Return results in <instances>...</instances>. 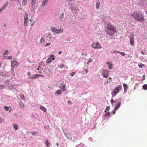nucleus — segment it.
<instances>
[{"mask_svg":"<svg viewBox=\"0 0 147 147\" xmlns=\"http://www.w3.org/2000/svg\"><path fill=\"white\" fill-rule=\"evenodd\" d=\"M108 30H106V32L109 35L112 36L114 35L116 30L114 27L111 25L108 24L107 26Z\"/></svg>","mask_w":147,"mask_h":147,"instance_id":"nucleus-1","label":"nucleus"},{"mask_svg":"<svg viewBox=\"0 0 147 147\" xmlns=\"http://www.w3.org/2000/svg\"><path fill=\"white\" fill-rule=\"evenodd\" d=\"M132 16L134 18H135L136 20H139L142 22L144 21L143 16L142 13H134L133 14Z\"/></svg>","mask_w":147,"mask_h":147,"instance_id":"nucleus-2","label":"nucleus"},{"mask_svg":"<svg viewBox=\"0 0 147 147\" xmlns=\"http://www.w3.org/2000/svg\"><path fill=\"white\" fill-rule=\"evenodd\" d=\"M92 47L94 49H100L102 47L101 45L98 42H93L92 43Z\"/></svg>","mask_w":147,"mask_h":147,"instance_id":"nucleus-3","label":"nucleus"},{"mask_svg":"<svg viewBox=\"0 0 147 147\" xmlns=\"http://www.w3.org/2000/svg\"><path fill=\"white\" fill-rule=\"evenodd\" d=\"M51 30L54 32L56 33L57 34H59L62 32H63L62 29L58 30L54 27L51 28Z\"/></svg>","mask_w":147,"mask_h":147,"instance_id":"nucleus-4","label":"nucleus"},{"mask_svg":"<svg viewBox=\"0 0 147 147\" xmlns=\"http://www.w3.org/2000/svg\"><path fill=\"white\" fill-rule=\"evenodd\" d=\"M109 73L107 71L103 70L102 73V75L104 78H107L108 77Z\"/></svg>","mask_w":147,"mask_h":147,"instance_id":"nucleus-5","label":"nucleus"},{"mask_svg":"<svg viewBox=\"0 0 147 147\" xmlns=\"http://www.w3.org/2000/svg\"><path fill=\"white\" fill-rule=\"evenodd\" d=\"M130 43L131 45H134V36L133 34H131L130 36Z\"/></svg>","mask_w":147,"mask_h":147,"instance_id":"nucleus-6","label":"nucleus"},{"mask_svg":"<svg viewBox=\"0 0 147 147\" xmlns=\"http://www.w3.org/2000/svg\"><path fill=\"white\" fill-rule=\"evenodd\" d=\"M19 63L16 61H11V67H14L16 66H18Z\"/></svg>","mask_w":147,"mask_h":147,"instance_id":"nucleus-7","label":"nucleus"},{"mask_svg":"<svg viewBox=\"0 0 147 147\" xmlns=\"http://www.w3.org/2000/svg\"><path fill=\"white\" fill-rule=\"evenodd\" d=\"M64 13L63 11L61 12V11H59V16L60 19L62 20L64 18Z\"/></svg>","mask_w":147,"mask_h":147,"instance_id":"nucleus-8","label":"nucleus"},{"mask_svg":"<svg viewBox=\"0 0 147 147\" xmlns=\"http://www.w3.org/2000/svg\"><path fill=\"white\" fill-rule=\"evenodd\" d=\"M118 91L117 90V89H114L113 90V91L112 92V94L113 96H115L118 92Z\"/></svg>","mask_w":147,"mask_h":147,"instance_id":"nucleus-9","label":"nucleus"},{"mask_svg":"<svg viewBox=\"0 0 147 147\" xmlns=\"http://www.w3.org/2000/svg\"><path fill=\"white\" fill-rule=\"evenodd\" d=\"M48 0H43V1L42 4V7H44L46 5L48 2Z\"/></svg>","mask_w":147,"mask_h":147,"instance_id":"nucleus-10","label":"nucleus"},{"mask_svg":"<svg viewBox=\"0 0 147 147\" xmlns=\"http://www.w3.org/2000/svg\"><path fill=\"white\" fill-rule=\"evenodd\" d=\"M8 3L7 2L6 3L3 5V7L0 9V12L1 11L6 7Z\"/></svg>","mask_w":147,"mask_h":147,"instance_id":"nucleus-11","label":"nucleus"},{"mask_svg":"<svg viewBox=\"0 0 147 147\" xmlns=\"http://www.w3.org/2000/svg\"><path fill=\"white\" fill-rule=\"evenodd\" d=\"M62 85L60 86V88L63 91H66V89L65 88V85L64 84H63Z\"/></svg>","mask_w":147,"mask_h":147,"instance_id":"nucleus-12","label":"nucleus"},{"mask_svg":"<svg viewBox=\"0 0 147 147\" xmlns=\"http://www.w3.org/2000/svg\"><path fill=\"white\" fill-rule=\"evenodd\" d=\"M121 104V103L120 102H119L117 105L115 107L114 109H115V110H117L119 108Z\"/></svg>","mask_w":147,"mask_h":147,"instance_id":"nucleus-13","label":"nucleus"},{"mask_svg":"<svg viewBox=\"0 0 147 147\" xmlns=\"http://www.w3.org/2000/svg\"><path fill=\"white\" fill-rule=\"evenodd\" d=\"M123 87L124 89V92L125 93H126L127 91V85L125 84H123Z\"/></svg>","mask_w":147,"mask_h":147,"instance_id":"nucleus-14","label":"nucleus"},{"mask_svg":"<svg viewBox=\"0 0 147 147\" xmlns=\"http://www.w3.org/2000/svg\"><path fill=\"white\" fill-rule=\"evenodd\" d=\"M40 109L45 112H46L47 111V109L44 107L42 106H40Z\"/></svg>","mask_w":147,"mask_h":147,"instance_id":"nucleus-15","label":"nucleus"},{"mask_svg":"<svg viewBox=\"0 0 147 147\" xmlns=\"http://www.w3.org/2000/svg\"><path fill=\"white\" fill-rule=\"evenodd\" d=\"M45 41V39L44 37H42L41 38L40 40V42L41 43H42L43 45H44V43Z\"/></svg>","mask_w":147,"mask_h":147,"instance_id":"nucleus-16","label":"nucleus"},{"mask_svg":"<svg viewBox=\"0 0 147 147\" xmlns=\"http://www.w3.org/2000/svg\"><path fill=\"white\" fill-rule=\"evenodd\" d=\"M28 14L27 13H25V14H24V20H28Z\"/></svg>","mask_w":147,"mask_h":147,"instance_id":"nucleus-17","label":"nucleus"},{"mask_svg":"<svg viewBox=\"0 0 147 147\" xmlns=\"http://www.w3.org/2000/svg\"><path fill=\"white\" fill-rule=\"evenodd\" d=\"M61 93V91L60 90H57L55 93V95H57V94L59 95Z\"/></svg>","mask_w":147,"mask_h":147,"instance_id":"nucleus-18","label":"nucleus"},{"mask_svg":"<svg viewBox=\"0 0 147 147\" xmlns=\"http://www.w3.org/2000/svg\"><path fill=\"white\" fill-rule=\"evenodd\" d=\"M36 3V0H32L31 3L32 6L35 5Z\"/></svg>","mask_w":147,"mask_h":147,"instance_id":"nucleus-19","label":"nucleus"},{"mask_svg":"<svg viewBox=\"0 0 147 147\" xmlns=\"http://www.w3.org/2000/svg\"><path fill=\"white\" fill-rule=\"evenodd\" d=\"M96 7L97 9L98 8L99 6L100 5V2L98 1H96Z\"/></svg>","mask_w":147,"mask_h":147,"instance_id":"nucleus-20","label":"nucleus"},{"mask_svg":"<svg viewBox=\"0 0 147 147\" xmlns=\"http://www.w3.org/2000/svg\"><path fill=\"white\" fill-rule=\"evenodd\" d=\"M107 63L109 64V65L108 66V67H109V68L110 69H111L112 68V64L111 63H110L109 62H107Z\"/></svg>","mask_w":147,"mask_h":147,"instance_id":"nucleus-21","label":"nucleus"},{"mask_svg":"<svg viewBox=\"0 0 147 147\" xmlns=\"http://www.w3.org/2000/svg\"><path fill=\"white\" fill-rule=\"evenodd\" d=\"M46 144L47 146L50 147V143L47 140H46Z\"/></svg>","mask_w":147,"mask_h":147,"instance_id":"nucleus-22","label":"nucleus"},{"mask_svg":"<svg viewBox=\"0 0 147 147\" xmlns=\"http://www.w3.org/2000/svg\"><path fill=\"white\" fill-rule=\"evenodd\" d=\"M27 3V0H23L22 1V4L23 5H25Z\"/></svg>","mask_w":147,"mask_h":147,"instance_id":"nucleus-23","label":"nucleus"},{"mask_svg":"<svg viewBox=\"0 0 147 147\" xmlns=\"http://www.w3.org/2000/svg\"><path fill=\"white\" fill-rule=\"evenodd\" d=\"M19 105L20 107L22 108H24V104H22L21 102H20L19 103Z\"/></svg>","mask_w":147,"mask_h":147,"instance_id":"nucleus-24","label":"nucleus"},{"mask_svg":"<svg viewBox=\"0 0 147 147\" xmlns=\"http://www.w3.org/2000/svg\"><path fill=\"white\" fill-rule=\"evenodd\" d=\"M52 61V60L50 58H49L47 59V60L46 61V62L47 63H51V62Z\"/></svg>","mask_w":147,"mask_h":147,"instance_id":"nucleus-25","label":"nucleus"},{"mask_svg":"<svg viewBox=\"0 0 147 147\" xmlns=\"http://www.w3.org/2000/svg\"><path fill=\"white\" fill-rule=\"evenodd\" d=\"M144 90L147 89V84H145L144 85L142 86Z\"/></svg>","mask_w":147,"mask_h":147,"instance_id":"nucleus-26","label":"nucleus"},{"mask_svg":"<svg viewBox=\"0 0 147 147\" xmlns=\"http://www.w3.org/2000/svg\"><path fill=\"white\" fill-rule=\"evenodd\" d=\"M13 126L14 129H18V125L15 123L13 124Z\"/></svg>","mask_w":147,"mask_h":147,"instance_id":"nucleus-27","label":"nucleus"},{"mask_svg":"<svg viewBox=\"0 0 147 147\" xmlns=\"http://www.w3.org/2000/svg\"><path fill=\"white\" fill-rule=\"evenodd\" d=\"M27 25V20H24V26L26 27Z\"/></svg>","mask_w":147,"mask_h":147,"instance_id":"nucleus-28","label":"nucleus"},{"mask_svg":"<svg viewBox=\"0 0 147 147\" xmlns=\"http://www.w3.org/2000/svg\"><path fill=\"white\" fill-rule=\"evenodd\" d=\"M10 107L9 106V107H7L6 106H5L4 107V109L6 111H8L9 109V108H10Z\"/></svg>","mask_w":147,"mask_h":147,"instance_id":"nucleus-29","label":"nucleus"},{"mask_svg":"<svg viewBox=\"0 0 147 147\" xmlns=\"http://www.w3.org/2000/svg\"><path fill=\"white\" fill-rule=\"evenodd\" d=\"M35 76L36 77V78L38 77L41 76H42L43 77H44L43 75H39V74L35 75Z\"/></svg>","mask_w":147,"mask_h":147,"instance_id":"nucleus-30","label":"nucleus"},{"mask_svg":"<svg viewBox=\"0 0 147 147\" xmlns=\"http://www.w3.org/2000/svg\"><path fill=\"white\" fill-rule=\"evenodd\" d=\"M20 97L22 100H24L25 97L24 95H20Z\"/></svg>","mask_w":147,"mask_h":147,"instance_id":"nucleus-31","label":"nucleus"},{"mask_svg":"<svg viewBox=\"0 0 147 147\" xmlns=\"http://www.w3.org/2000/svg\"><path fill=\"white\" fill-rule=\"evenodd\" d=\"M110 115V113L109 112H108L106 113L105 115V117H106L107 116H109Z\"/></svg>","mask_w":147,"mask_h":147,"instance_id":"nucleus-32","label":"nucleus"},{"mask_svg":"<svg viewBox=\"0 0 147 147\" xmlns=\"http://www.w3.org/2000/svg\"><path fill=\"white\" fill-rule=\"evenodd\" d=\"M51 59H52L53 60H54L55 59V58L54 57V56L53 55H51L50 56V58Z\"/></svg>","mask_w":147,"mask_h":147,"instance_id":"nucleus-33","label":"nucleus"},{"mask_svg":"<svg viewBox=\"0 0 147 147\" xmlns=\"http://www.w3.org/2000/svg\"><path fill=\"white\" fill-rule=\"evenodd\" d=\"M119 53H120L122 56H124L125 54V53L123 52H119Z\"/></svg>","mask_w":147,"mask_h":147,"instance_id":"nucleus-34","label":"nucleus"},{"mask_svg":"<svg viewBox=\"0 0 147 147\" xmlns=\"http://www.w3.org/2000/svg\"><path fill=\"white\" fill-rule=\"evenodd\" d=\"M4 85H3L0 84V89H1L4 88Z\"/></svg>","mask_w":147,"mask_h":147,"instance_id":"nucleus-35","label":"nucleus"},{"mask_svg":"<svg viewBox=\"0 0 147 147\" xmlns=\"http://www.w3.org/2000/svg\"><path fill=\"white\" fill-rule=\"evenodd\" d=\"M121 86H119L118 87H117L115 89H117V90H118V92H119V91L121 90Z\"/></svg>","mask_w":147,"mask_h":147,"instance_id":"nucleus-36","label":"nucleus"},{"mask_svg":"<svg viewBox=\"0 0 147 147\" xmlns=\"http://www.w3.org/2000/svg\"><path fill=\"white\" fill-rule=\"evenodd\" d=\"M8 52L9 51L8 50H6L5 51L4 53L3 54L5 55L7 54V53H8Z\"/></svg>","mask_w":147,"mask_h":147,"instance_id":"nucleus-37","label":"nucleus"},{"mask_svg":"<svg viewBox=\"0 0 147 147\" xmlns=\"http://www.w3.org/2000/svg\"><path fill=\"white\" fill-rule=\"evenodd\" d=\"M92 61V59L90 58L89 60L88 61L87 64H88L90 62H91Z\"/></svg>","mask_w":147,"mask_h":147,"instance_id":"nucleus-38","label":"nucleus"},{"mask_svg":"<svg viewBox=\"0 0 147 147\" xmlns=\"http://www.w3.org/2000/svg\"><path fill=\"white\" fill-rule=\"evenodd\" d=\"M50 45V43H49V42H48L45 45V47H47L48 46H49V45Z\"/></svg>","mask_w":147,"mask_h":147,"instance_id":"nucleus-39","label":"nucleus"},{"mask_svg":"<svg viewBox=\"0 0 147 147\" xmlns=\"http://www.w3.org/2000/svg\"><path fill=\"white\" fill-rule=\"evenodd\" d=\"M111 103L112 104H113V103H114L115 102V101L113 99H111Z\"/></svg>","mask_w":147,"mask_h":147,"instance_id":"nucleus-40","label":"nucleus"},{"mask_svg":"<svg viewBox=\"0 0 147 147\" xmlns=\"http://www.w3.org/2000/svg\"><path fill=\"white\" fill-rule=\"evenodd\" d=\"M69 9H70L71 11H72L74 9V8L73 7H69Z\"/></svg>","mask_w":147,"mask_h":147,"instance_id":"nucleus-41","label":"nucleus"},{"mask_svg":"<svg viewBox=\"0 0 147 147\" xmlns=\"http://www.w3.org/2000/svg\"><path fill=\"white\" fill-rule=\"evenodd\" d=\"M117 110H115V109H114L113 111H112V112L113 113V114H114L115 113L116 111Z\"/></svg>","mask_w":147,"mask_h":147,"instance_id":"nucleus-42","label":"nucleus"},{"mask_svg":"<svg viewBox=\"0 0 147 147\" xmlns=\"http://www.w3.org/2000/svg\"><path fill=\"white\" fill-rule=\"evenodd\" d=\"M36 77L35 76V75H34V76H32V77H30V78L31 79H34Z\"/></svg>","mask_w":147,"mask_h":147,"instance_id":"nucleus-43","label":"nucleus"},{"mask_svg":"<svg viewBox=\"0 0 147 147\" xmlns=\"http://www.w3.org/2000/svg\"><path fill=\"white\" fill-rule=\"evenodd\" d=\"M75 72H73L71 74V76H73L75 74Z\"/></svg>","mask_w":147,"mask_h":147,"instance_id":"nucleus-44","label":"nucleus"},{"mask_svg":"<svg viewBox=\"0 0 147 147\" xmlns=\"http://www.w3.org/2000/svg\"><path fill=\"white\" fill-rule=\"evenodd\" d=\"M32 9L33 10H34L35 9V7L34 6V5H33V6H32Z\"/></svg>","mask_w":147,"mask_h":147,"instance_id":"nucleus-45","label":"nucleus"},{"mask_svg":"<svg viewBox=\"0 0 147 147\" xmlns=\"http://www.w3.org/2000/svg\"><path fill=\"white\" fill-rule=\"evenodd\" d=\"M145 79V75H144L143 77L142 78V80H144Z\"/></svg>","mask_w":147,"mask_h":147,"instance_id":"nucleus-46","label":"nucleus"},{"mask_svg":"<svg viewBox=\"0 0 147 147\" xmlns=\"http://www.w3.org/2000/svg\"><path fill=\"white\" fill-rule=\"evenodd\" d=\"M106 109V110L108 111L110 109V107L109 106H107Z\"/></svg>","mask_w":147,"mask_h":147,"instance_id":"nucleus-47","label":"nucleus"},{"mask_svg":"<svg viewBox=\"0 0 147 147\" xmlns=\"http://www.w3.org/2000/svg\"><path fill=\"white\" fill-rule=\"evenodd\" d=\"M3 122V120L0 117V123H2V122Z\"/></svg>","mask_w":147,"mask_h":147,"instance_id":"nucleus-48","label":"nucleus"},{"mask_svg":"<svg viewBox=\"0 0 147 147\" xmlns=\"http://www.w3.org/2000/svg\"><path fill=\"white\" fill-rule=\"evenodd\" d=\"M144 64H143V65H139V67L140 68H142L143 66H144Z\"/></svg>","mask_w":147,"mask_h":147,"instance_id":"nucleus-49","label":"nucleus"},{"mask_svg":"<svg viewBox=\"0 0 147 147\" xmlns=\"http://www.w3.org/2000/svg\"><path fill=\"white\" fill-rule=\"evenodd\" d=\"M68 103L69 104H72V102L71 101L69 100L68 101Z\"/></svg>","mask_w":147,"mask_h":147,"instance_id":"nucleus-50","label":"nucleus"},{"mask_svg":"<svg viewBox=\"0 0 147 147\" xmlns=\"http://www.w3.org/2000/svg\"><path fill=\"white\" fill-rule=\"evenodd\" d=\"M111 53H119V51H114L113 52H111Z\"/></svg>","mask_w":147,"mask_h":147,"instance_id":"nucleus-51","label":"nucleus"},{"mask_svg":"<svg viewBox=\"0 0 147 147\" xmlns=\"http://www.w3.org/2000/svg\"><path fill=\"white\" fill-rule=\"evenodd\" d=\"M61 68H62L63 67V64H62L59 67Z\"/></svg>","mask_w":147,"mask_h":147,"instance_id":"nucleus-52","label":"nucleus"},{"mask_svg":"<svg viewBox=\"0 0 147 147\" xmlns=\"http://www.w3.org/2000/svg\"><path fill=\"white\" fill-rule=\"evenodd\" d=\"M12 58V57L11 56H9L8 58V59H11V58Z\"/></svg>","mask_w":147,"mask_h":147,"instance_id":"nucleus-53","label":"nucleus"},{"mask_svg":"<svg viewBox=\"0 0 147 147\" xmlns=\"http://www.w3.org/2000/svg\"><path fill=\"white\" fill-rule=\"evenodd\" d=\"M22 9V8H21L20 7H18V11L20 10H21Z\"/></svg>","mask_w":147,"mask_h":147,"instance_id":"nucleus-54","label":"nucleus"},{"mask_svg":"<svg viewBox=\"0 0 147 147\" xmlns=\"http://www.w3.org/2000/svg\"><path fill=\"white\" fill-rule=\"evenodd\" d=\"M30 74H31L29 72L28 73L27 75H28V76H30Z\"/></svg>","mask_w":147,"mask_h":147,"instance_id":"nucleus-55","label":"nucleus"},{"mask_svg":"<svg viewBox=\"0 0 147 147\" xmlns=\"http://www.w3.org/2000/svg\"><path fill=\"white\" fill-rule=\"evenodd\" d=\"M84 72H86V73H87L88 72V71L87 70H84Z\"/></svg>","mask_w":147,"mask_h":147,"instance_id":"nucleus-56","label":"nucleus"},{"mask_svg":"<svg viewBox=\"0 0 147 147\" xmlns=\"http://www.w3.org/2000/svg\"><path fill=\"white\" fill-rule=\"evenodd\" d=\"M141 53L142 54H143V55H144V52H143V51H141Z\"/></svg>","mask_w":147,"mask_h":147,"instance_id":"nucleus-57","label":"nucleus"},{"mask_svg":"<svg viewBox=\"0 0 147 147\" xmlns=\"http://www.w3.org/2000/svg\"><path fill=\"white\" fill-rule=\"evenodd\" d=\"M61 51L59 52L58 53L59 54H61Z\"/></svg>","mask_w":147,"mask_h":147,"instance_id":"nucleus-58","label":"nucleus"},{"mask_svg":"<svg viewBox=\"0 0 147 147\" xmlns=\"http://www.w3.org/2000/svg\"><path fill=\"white\" fill-rule=\"evenodd\" d=\"M11 110H12V109H11V108L10 110H9V112H11Z\"/></svg>","mask_w":147,"mask_h":147,"instance_id":"nucleus-59","label":"nucleus"},{"mask_svg":"<svg viewBox=\"0 0 147 147\" xmlns=\"http://www.w3.org/2000/svg\"><path fill=\"white\" fill-rule=\"evenodd\" d=\"M34 133L35 134H37V133H36V132H33V134Z\"/></svg>","mask_w":147,"mask_h":147,"instance_id":"nucleus-60","label":"nucleus"},{"mask_svg":"<svg viewBox=\"0 0 147 147\" xmlns=\"http://www.w3.org/2000/svg\"><path fill=\"white\" fill-rule=\"evenodd\" d=\"M107 111V110H106V109H105V112H106Z\"/></svg>","mask_w":147,"mask_h":147,"instance_id":"nucleus-61","label":"nucleus"},{"mask_svg":"<svg viewBox=\"0 0 147 147\" xmlns=\"http://www.w3.org/2000/svg\"><path fill=\"white\" fill-rule=\"evenodd\" d=\"M107 111V110H106V109H105V112H106Z\"/></svg>","mask_w":147,"mask_h":147,"instance_id":"nucleus-62","label":"nucleus"},{"mask_svg":"<svg viewBox=\"0 0 147 147\" xmlns=\"http://www.w3.org/2000/svg\"><path fill=\"white\" fill-rule=\"evenodd\" d=\"M6 24H5L4 25V27H5L6 26Z\"/></svg>","mask_w":147,"mask_h":147,"instance_id":"nucleus-63","label":"nucleus"},{"mask_svg":"<svg viewBox=\"0 0 147 147\" xmlns=\"http://www.w3.org/2000/svg\"><path fill=\"white\" fill-rule=\"evenodd\" d=\"M1 63H0V67L1 66Z\"/></svg>","mask_w":147,"mask_h":147,"instance_id":"nucleus-64","label":"nucleus"}]
</instances>
